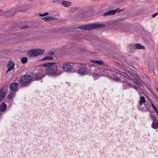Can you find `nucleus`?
Instances as JSON below:
<instances>
[{"instance_id": "14", "label": "nucleus", "mask_w": 158, "mask_h": 158, "mask_svg": "<svg viewBox=\"0 0 158 158\" xmlns=\"http://www.w3.org/2000/svg\"><path fill=\"white\" fill-rule=\"evenodd\" d=\"M56 64V62L48 63H47L43 64H42V66L44 67H50L52 65H53V64Z\"/></svg>"}, {"instance_id": "12", "label": "nucleus", "mask_w": 158, "mask_h": 158, "mask_svg": "<svg viewBox=\"0 0 158 158\" xmlns=\"http://www.w3.org/2000/svg\"><path fill=\"white\" fill-rule=\"evenodd\" d=\"M6 105L4 102L2 103L0 105V111H4L6 109Z\"/></svg>"}, {"instance_id": "2", "label": "nucleus", "mask_w": 158, "mask_h": 158, "mask_svg": "<svg viewBox=\"0 0 158 158\" xmlns=\"http://www.w3.org/2000/svg\"><path fill=\"white\" fill-rule=\"evenodd\" d=\"M31 79V76L30 75H24L21 76L19 82L21 85L25 86L30 84Z\"/></svg>"}, {"instance_id": "25", "label": "nucleus", "mask_w": 158, "mask_h": 158, "mask_svg": "<svg viewBox=\"0 0 158 158\" xmlns=\"http://www.w3.org/2000/svg\"><path fill=\"white\" fill-rule=\"evenodd\" d=\"M29 26L28 25H26L25 26H24L21 28V29H25L27 28H28L29 27Z\"/></svg>"}, {"instance_id": "33", "label": "nucleus", "mask_w": 158, "mask_h": 158, "mask_svg": "<svg viewBox=\"0 0 158 158\" xmlns=\"http://www.w3.org/2000/svg\"><path fill=\"white\" fill-rule=\"evenodd\" d=\"M123 10H118H118V12L119 13L121 11H122Z\"/></svg>"}, {"instance_id": "15", "label": "nucleus", "mask_w": 158, "mask_h": 158, "mask_svg": "<svg viewBox=\"0 0 158 158\" xmlns=\"http://www.w3.org/2000/svg\"><path fill=\"white\" fill-rule=\"evenodd\" d=\"M62 4L64 7H67L70 6L71 3L70 2L64 1L62 2Z\"/></svg>"}, {"instance_id": "8", "label": "nucleus", "mask_w": 158, "mask_h": 158, "mask_svg": "<svg viewBox=\"0 0 158 158\" xmlns=\"http://www.w3.org/2000/svg\"><path fill=\"white\" fill-rule=\"evenodd\" d=\"M18 83L15 82L11 83L10 85V91H13L15 90L18 87Z\"/></svg>"}, {"instance_id": "38", "label": "nucleus", "mask_w": 158, "mask_h": 158, "mask_svg": "<svg viewBox=\"0 0 158 158\" xmlns=\"http://www.w3.org/2000/svg\"><path fill=\"white\" fill-rule=\"evenodd\" d=\"M29 1H33L34 0H28Z\"/></svg>"}, {"instance_id": "35", "label": "nucleus", "mask_w": 158, "mask_h": 158, "mask_svg": "<svg viewBox=\"0 0 158 158\" xmlns=\"http://www.w3.org/2000/svg\"><path fill=\"white\" fill-rule=\"evenodd\" d=\"M2 99H2V98L0 97V103L1 102V101Z\"/></svg>"}, {"instance_id": "21", "label": "nucleus", "mask_w": 158, "mask_h": 158, "mask_svg": "<svg viewBox=\"0 0 158 158\" xmlns=\"http://www.w3.org/2000/svg\"><path fill=\"white\" fill-rule=\"evenodd\" d=\"M14 96V94L12 92H10L7 96V97L8 99H12L13 98V96Z\"/></svg>"}, {"instance_id": "34", "label": "nucleus", "mask_w": 158, "mask_h": 158, "mask_svg": "<svg viewBox=\"0 0 158 158\" xmlns=\"http://www.w3.org/2000/svg\"><path fill=\"white\" fill-rule=\"evenodd\" d=\"M53 57H52V56H50V59H51V60H53Z\"/></svg>"}, {"instance_id": "11", "label": "nucleus", "mask_w": 158, "mask_h": 158, "mask_svg": "<svg viewBox=\"0 0 158 158\" xmlns=\"http://www.w3.org/2000/svg\"><path fill=\"white\" fill-rule=\"evenodd\" d=\"M152 127L154 129L158 128V120L154 121L152 124Z\"/></svg>"}, {"instance_id": "6", "label": "nucleus", "mask_w": 158, "mask_h": 158, "mask_svg": "<svg viewBox=\"0 0 158 158\" xmlns=\"http://www.w3.org/2000/svg\"><path fill=\"white\" fill-rule=\"evenodd\" d=\"M15 66V63L12 60H10L8 63L7 65V70L6 71V74L9 72L11 71V70L14 69V66Z\"/></svg>"}, {"instance_id": "19", "label": "nucleus", "mask_w": 158, "mask_h": 158, "mask_svg": "<svg viewBox=\"0 0 158 158\" xmlns=\"http://www.w3.org/2000/svg\"><path fill=\"white\" fill-rule=\"evenodd\" d=\"M35 79L36 80H40L41 79V77L39 74H35L34 75Z\"/></svg>"}, {"instance_id": "9", "label": "nucleus", "mask_w": 158, "mask_h": 158, "mask_svg": "<svg viewBox=\"0 0 158 158\" xmlns=\"http://www.w3.org/2000/svg\"><path fill=\"white\" fill-rule=\"evenodd\" d=\"M133 48L135 49H144L145 47L141 44L137 43L135 44L133 46Z\"/></svg>"}, {"instance_id": "18", "label": "nucleus", "mask_w": 158, "mask_h": 158, "mask_svg": "<svg viewBox=\"0 0 158 158\" xmlns=\"http://www.w3.org/2000/svg\"><path fill=\"white\" fill-rule=\"evenodd\" d=\"M132 80L139 86H140L142 85L141 83L135 77H133L132 78Z\"/></svg>"}, {"instance_id": "16", "label": "nucleus", "mask_w": 158, "mask_h": 158, "mask_svg": "<svg viewBox=\"0 0 158 158\" xmlns=\"http://www.w3.org/2000/svg\"><path fill=\"white\" fill-rule=\"evenodd\" d=\"M146 101L144 96H141L140 98V101L139 102V105H141L143 103H145Z\"/></svg>"}, {"instance_id": "13", "label": "nucleus", "mask_w": 158, "mask_h": 158, "mask_svg": "<svg viewBox=\"0 0 158 158\" xmlns=\"http://www.w3.org/2000/svg\"><path fill=\"white\" fill-rule=\"evenodd\" d=\"M42 19L44 20L46 22L52 20H55V18L51 16H47L43 18H42Z\"/></svg>"}, {"instance_id": "20", "label": "nucleus", "mask_w": 158, "mask_h": 158, "mask_svg": "<svg viewBox=\"0 0 158 158\" xmlns=\"http://www.w3.org/2000/svg\"><path fill=\"white\" fill-rule=\"evenodd\" d=\"M27 57H23L21 59V61L22 63H25L27 62Z\"/></svg>"}, {"instance_id": "3", "label": "nucleus", "mask_w": 158, "mask_h": 158, "mask_svg": "<svg viewBox=\"0 0 158 158\" xmlns=\"http://www.w3.org/2000/svg\"><path fill=\"white\" fill-rule=\"evenodd\" d=\"M47 74L50 76H56L57 75L58 69L56 64H53L46 70Z\"/></svg>"}, {"instance_id": "29", "label": "nucleus", "mask_w": 158, "mask_h": 158, "mask_svg": "<svg viewBox=\"0 0 158 158\" xmlns=\"http://www.w3.org/2000/svg\"><path fill=\"white\" fill-rule=\"evenodd\" d=\"M54 54V52H50L48 53V54L50 55H53Z\"/></svg>"}, {"instance_id": "31", "label": "nucleus", "mask_w": 158, "mask_h": 158, "mask_svg": "<svg viewBox=\"0 0 158 158\" xmlns=\"http://www.w3.org/2000/svg\"><path fill=\"white\" fill-rule=\"evenodd\" d=\"M26 10H27L26 9V10H21L20 11V12H25Z\"/></svg>"}, {"instance_id": "30", "label": "nucleus", "mask_w": 158, "mask_h": 158, "mask_svg": "<svg viewBox=\"0 0 158 158\" xmlns=\"http://www.w3.org/2000/svg\"><path fill=\"white\" fill-rule=\"evenodd\" d=\"M44 16H46V15H48L49 13L48 12H46V13H44Z\"/></svg>"}, {"instance_id": "7", "label": "nucleus", "mask_w": 158, "mask_h": 158, "mask_svg": "<svg viewBox=\"0 0 158 158\" xmlns=\"http://www.w3.org/2000/svg\"><path fill=\"white\" fill-rule=\"evenodd\" d=\"M118 9L113 10L109 11L104 13H103L102 15L104 16L114 15L117 11Z\"/></svg>"}, {"instance_id": "23", "label": "nucleus", "mask_w": 158, "mask_h": 158, "mask_svg": "<svg viewBox=\"0 0 158 158\" xmlns=\"http://www.w3.org/2000/svg\"><path fill=\"white\" fill-rule=\"evenodd\" d=\"M151 105L152 106L153 108V109L155 111V112L158 113V111L156 107L154 105V104L152 103H151Z\"/></svg>"}, {"instance_id": "24", "label": "nucleus", "mask_w": 158, "mask_h": 158, "mask_svg": "<svg viewBox=\"0 0 158 158\" xmlns=\"http://www.w3.org/2000/svg\"><path fill=\"white\" fill-rule=\"evenodd\" d=\"M50 56H45L43 58L42 60H48V59H50Z\"/></svg>"}, {"instance_id": "32", "label": "nucleus", "mask_w": 158, "mask_h": 158, "mask_svg": "<svg viewBox=\"0 0 158 158\" xmlns=\"http://www.w3.org/2000/svg\"><path fill=\"white\" fill-rule=\"evenodd\" d=\"M39 15H40L41 16H44V14H39Z\"/></svg>"}, {"instance_id": "26", "label": "nucleus", "mask_w": 158, "mask_h": 158, "mask_svg": "<svg viewBox=\"0 0 158 158\" xmlns=\"http://www.w3.org/2000/svg\"><path fill=\"white\" fill-rule=\"evenodd\" d=\"M114 79L116 81H119L120 80V79L117 77H115Z\"/></svg>"}, {"instance_id": "37", "label": "nucleus", "mask_w": 158, "mask_h": 158, "mask_svg": "<svg viewBox=\"0 0 158 158\" xmlns=\"http://www.w3.org/2000/svg\"><path fill=\"white\" fill-rule=\"evenodd\" d=\"M156 89V90H157V91L158 92V88H157Z\"/></svg>"}, {"instance_id": "28", "label": "nucleus", "mask_w": 158, "mask_h": 158, "mask_svg": "<svg viewBox=\"0 0 158 158\" xmlns=\"http://www.w3.org/2000/svg\"><path fill=\"white\" fill-rule=\"evenodd\" d=\"M158 14V12H157V13H155V14L153 15H152V17L153 18L155 17L156 16H157V15Z\"/></svg>"}, {"instance_id": "22", "label": "nucleus", "mask_w": 158, "mask_h": 158, "mask_svg": "<svg viewBox=\"0 0 158 158\" xmlns=\"http://www.w3.org/2000/svg\"><path fill=\"white\" fill-rule=\"evenodd\" d=\"M150 118L152 119L153 121L157 120L156 116L154 115L151 114H150Z\"/></svg>"}, {"instance_id": "27", "label": "nucleus", "mask_w": 158, "mask_h": 158, "mask_svg": "<svg viewBox=\"0 0 158 158\" xmlns=\"http://www.w3.org/2000/svg\"><path fill=\"white\" fill-rule=\"evenodd\" d=\"M5 96V94L4 93V92H3L2 94V96L1 97L2 98V99H3Z\"/></svg>"}, {"instance_id": "36", "label": "nucleus", "mask_w": 158, "mask_h": 158, "mask_svg": "<svg viewBox=\"0 0 158 158\" xmlns=\"http://www.w3.org/2000/svg\"><path fill=\"white\" fill-rule=\"evenodd\" d=\"M2 89H1V90H0V93L2 92Z\"/></svg>"}, {"instance_id": "4", "label": "nucleus", "mask_w": 158, "mask_h": 158, "mask_svg": "<svg viewBox=\"0 0 158 158\" xmlns=\"http://www.w3.org/2000/svg\"><path fill=\"white\" fill-rule=\"evenodd\" d=\"M44 52V50L40 49H36L32 50L27 52V56L30 57L36 56L43 54Z\"/></svg>"}, {"instance_id": "5", "label": "nucleus", "mask_w": 158, "mask_h": 158, "mask_svg": "<svg viewBox=\"0 0 158 158\" xmlns=\"http://www.w3.org/2000/svg\"><path fill=\"white\" fill-rule=\"evenodd\" d=\"M81 66V64H75V63H69L63 64L62 69L65 71H72L74 68L76 66Z\"/></svg>"}, {"instance_id": "17", "label": "nucleus", "mask_w": 158, "mask_h": 158, "mask_svg": "<svg viewBox=\"0 0 158 158\" xmlns=\"http://www.w3.org/2000/svg\"><path fill=\"white\" fill-rule=\"evenodd\" d=\"M90 61L96 64H99L100 65L102 64L103 62L102 60H91Z\"/></svg>"}, {"instance_id": "1", "label": "nucleus", "mask_w": 158, "mask_h": 158, "mask_svg": "<svg viewBox=\"0 0 158 158\" xmlns=\"http://www.w3.org/2000/svg\"><path fill=\"white\" fill-rule=\"evenodd\" d=\"M104 25L100 24H91L81 26L78 28L81 30H91L96 28L104 27Z\"/></svg>"}, {"instance_id": "10", "label": "nucleus", "mask_w": 158, "mask_h": 158, "mask_svg": "<svg viewBox=\"0 0 158 158\" xmlns=\"http://www.w3.org/2000/svg\"><path fill=\"white\" fill-rule=\"evenodd\" d=\"M79 72L81 74H85L86 72V68L85 67L82 66L79 69Z\"/></svg>"}]
</instances>
